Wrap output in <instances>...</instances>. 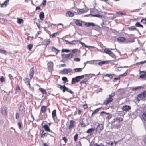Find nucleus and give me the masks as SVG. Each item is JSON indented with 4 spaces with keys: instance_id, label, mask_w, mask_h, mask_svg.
Returning <instances> with one entry per match:
<instances>
[{
    "instance_id": "bf43d9fd",
    "label": "nucleus",
    "mask_w": 146,
    "mask_h": 146,
    "mask_svg": "<svg viewBox=\"0 0 146 146\" xmlns=\"http://www.w3.org/2000/svg\"><path fill=\"white\" fill-rule=\"evenodd\" d=\"M112 57V58H116V56L115 55L113 52H111V53L109 54Z\"/></svg>"
},
{
    "instance_id": "f257e3e1",
    "label": "nucleus",
    "mask_w": 146,
    "mask_h": 146,
    "mask_svg": "<svg viewBox=\"0 0 146 146\" xmlns=\"http://www.w3.org/2000/svg\"><path fill=\"white\" fill-rule=\"evenodd\" d=\"M85 76H87L88 77L90 76L89 74H87L76 76L72 78L71 84H74L75 83L78 82L80 81V79L83 78Z\"/></svg>"
},
{
    "instance_id": "6ab92c4d",
    "label": "nucleus",
    "mask_w": 146,
    "mask_h": 146,
    "mask_svg": "<svg viewBox=\"0 0 146 146\" xmlns=\"http://www.w3.org/2000/svg\"><path fill=\"white\" fill-rule=\"evenodd\" d=\"M74 15V13L70 11H67L66 14V16L72 17Z\"/></svg>"
},
{
    "instance_id": "4c0bfd02",
    "label": "nucleus",
    "mask_w": 146,
    "mask_h": 146,
    "mask_svg": "<svg viewBox=\"0 0 146 146\" xmlns=\"http://www.w3.org/2000/svg\"><path fill=\"white\" fill-rule=\"evenodd\" d=\"M142 117L143 119L145 121H146V111L144 112L142 115Z\"/></svg>"
},
{
    "instance_id": "ddd939ff",
    "label": "nucleus",
    "mask_w": 146,
    "mask_h": 146,
    "mask_svg": "<svg viewBox=\"0 0 146 146\" xmlns=\"http://www.w3.org/2000/svg\"><path fill=\"white\" fill-rule=\"evenodd\" d=\"M33 67L30 69L29 76L31 79L34 74V71Z\"/></svg>"
},
{
    "instance_id": "72a5a7b5",
    "label": "nucleus",
    "mask_w": 146,
    "mask_h": 146,
    "mask_svg": "<svg viewBox=\"0 0 146 146\" xmlns=\"http://www.w3.org/2000/svg\"><path fill=\"white\" fill-rule=\"evenodd\" d=\"M0 53L4 54L5 55H7V51L5 50H2L1 49H0Z\"/></svg>"
},
{
    "instance_id": "9d476101",
    "label": "nucleus",
    "mask_w": 146,
    "mask_h": 146,
    "mask_svg": "<svg viewBox=\"0 0 146 146\" xmlns=\"http://www.w3.org/2000/svg\"><path fill=\"white\" fill-rule=\"evenodd\" d=\"M79 43L81 44L82 46H84L86 48H87L89 49L90 48H94V46H88L86 45L84 43L82 42H81L80 40H79Z\"/></svg>"
},
{
    "instance_id": "8fccbe9b",
    "label": "nucleus",
    "mask_w": 146,
    "mask_h": 146,
    "mask_svg": "<svg viewBox=\"0 0 146 146\" xmlns=\"http://www.w3.org/2000/svg\"><path fill=\"white\" fill-rule=\"evenodd\" d=\"M62 79L63 81H64L65 83L66 82H68V81L67 78L65 77H62Z\"/></svg>"
},
{
    "instance_id": "5fc2aeb1",
    "label": "nucleus",
    "mask_w": 146,
    "mask_h": 146,
    "mask_svg": "<svg viewBox=\"0 0 146 146\" xmlns=\"http://www.w3.org/2000/svg\"><path fill=\"white\" fill-rule=\"evenodd\" d=\"M5 80V78L3 76H1L0 78V81L3 83Z\"/></svg>"
},
{
    "instance_id": "79ce46f5",
    "label": "nucleus",
    "mask_w": 146,
    "mask_h": 146,
    "mask_svg": "<svg viewBox=\"0 0 146 146\" xmlns=\"http://www.w3.org/2000/svg\"><path fill=\"white\" fill-rule=\"evenodd\" d=\"M70 51V50L68 49H63L61 50V52L62 53L64 52L68 53V52H69Z\"/></svg>"
},
{
    "instance_id": "864d4df0",
    "label": "nucleus",
    "mask_w": 146,
    "mask_h": 146,
    "mask_svg": "<svg viewBox=\"0 0 146 146\" xmlns=\"http://www.w3.org/2000/svg\"><path fill=\"white\" fill-rule=\"evenodd\" d=\"M33 47V45L31 44H29L27 46V49L31 50Z\"/></svg>"
},
{
    "instance_id": "09e8293b",
    "label": "nucleus",
    "mask_w": 146,
    "mask_h": 146,
    "mask_svg": "<svg viewBox=\"0 0 146 146\" xmlns=\"http://www.w3.org/2000/svg\"><path fill=\"white\" fill-rule=\"evenodd\" d=\"M16 92H17L18 93L20 92V88L19 85H17L16 87Z\"/></svg>"
},
{
    "instance_id": "c03bdc74",
    "label": "nucleus",
    "mask_w": 146,
    "mask_h": 146,
    "mask_svg": "<svg viewBox=\"0 0 146 146\" xmlns=\"http://www.w3.org/2000/svg\"><path fill=\"white\" fill-rule=\"evenodd\" d=\"M39 90L42 93L44 94H46V92L45 89L42 88H40Z\"/></svg>"
},
{
    "instance_id": "ea45409f",
    "label": "nucleus",
    "mask_w": 146,
    "mask_h": 146,
    "mask_svg": "<svg viewBox=\"0 0 146 146\" xmlns=\"http://www.w3.org/2000/svg\"><path fill=\"white\" fill-rule=\"evenodd\" d=\"M82 68H76L74 69L73 70L76 72H81L82 70Z\"/></svg>"
},
{
    "instance_id": "7c9ffc66",
    "label": "nucleus",
    "mask_w": 146,
    "mask_h": 146,
    "mask_svg": "<svg viewBox=\"0 0 146 146\" xmlns=\"http://www.w3.org/2000/svg\"><path fill=\"white\" fill-rule=\"evenodd\" d=\"M101 109L102 108L101 107H100L95 110L92 113V115H93L95 114L96 113L98 112L99 111V110L100 109Z\"/></svg>"
},
{
    "instance_id": "338daca9",
    "label": "nucleus",
    "mask_w": 146,
    "mask_h": 146,
    "mask_svg": "<svg viewBox=\"0 0 146 146\" xmlns=\"http://www.w3.org/2000/svg\"><path fill=\"white\" fill-rule=\"evenodd\" d=\"M141 22L143 23H146V19H142L141 20Z\"/></svg>"
},
{
    "instance_id": "c9c22d12",
    "label": "nucleus",
    "mask_w": 146,
    "mask_h": 146,
    "mask_svg": "<svg viewBox=\"0 0 146 146\" xmlns=\"http://www.w3.org/2000/svg\"><path fill=\"white\" fill-rule=\"evenodd\" d=\"M135 25L137 27L143 28V25L141 24L139 22H137L135 24Z\"/></svg>"
},
{
    "instance_id": "a18cd8bd",
    "label": "nucleus",
    "mask_w": 146,
    "mask_h": 146,
    "mask_svg": "<svg viewBox=\"0 0 146 146\" xmlns=\"http://www.w3.org/2000/svg\"><path fill=\"white\" fill-rule=\"evenodd\" d=\"M88 83V81L87 80L84 81L82 80L80 82V84L82 85L83 84H86Z\"/></svg>"
},
{
    "instance_id": "1a4fd4ad",
    "label": "nucleus",
    "mask_w": 146,
    "mask_h": 146,
    "mask_svg": "<svg viewBox=\"0 0 146 146\" xmlns=\"http://www.w3.org/2000/svg\"><path fill=\"white\" fill-rule=\"evenodd\" d=\"M95 130V127H94L93 128H90L87 130L86 131V133H89L90 134V135H89V136H91L93 133V132Z\"/></svg>"
},
{
    "instance_id": "6e6d98bb",
    "label": "nucleus",
    "mask_w": 146,
    "mask_h": 146,
    "mask_svg": "<svg viewBox=\"0 0 146 146\" xmlns=\"http://www.w3.org/2000/svg\"><path fill=\"white\" fill-rule=\"evenodd\" d=\"M116 120L117 121H118V122L120 123V121H122L123 119L122 118L120 117H117L116 118Z\"/></svg>"
},
{
    "instance_id": "e2e57ef3",
    "label": "nucleus",
    "mask_w": 146,
    "mask_h": 146,
    "mask_svg": "<svg viewBox=\"0 0 146 146\" xmlns=\"http://www.w3.org/2000/svg\"><path fill=\"white\" fill-rule=\"evenodd\" d=\"M108 144H110L111 146H115L116 145V143H114L112 142H110H110Z\"/></svg>"
},
{
    "instance_id": "393cba45",
    "label": "nucleus",
    "mask_w": 146,
    "mask_h": 146,
    "mask_svg": "<svg viewBox=\"0 0 146 146\" xmlns=\"http://www.w3.org/2000/svg\"><path fill=\"white\" fill-rule=\"evenodd\" d=\"M52 52H54L56 55L58 54V51H59V50L56 48L54 47H52Z\"/></svg>"
},
{
    "instance_id": "4be33fe9",
    "label": "nucleus",
    "mask_w": 146,
    "mask_h": 146,
    "mask_svg": "<svg viewBox=\"0 0 146 146\" xmlns=\"http://www.w3.org/2000/svg\"><path fill=\"white\" fill-rule=\"evenodd\" d=\"M125 40V38L123 37H119L117 38V40L119 42H123Z\"/></svg>"
},
{
    "instance_id": "c85d7f7f",
    "label": "nucleus",
    "mask_w": 146,
    "mask_h": 146,
    "mask_svg": "<svg viewBox=\"0 0 146 146\" xmlns=\"http://www.w3.org/2000/svg\"><path fill=\"white\" fill-rule=\"evenodd\" d=\"M143 87L142 86H139L136 87H133L132 88V90L133 91H136V90H137L138 89H141L142 88H143Z\"/></svg>"
},
{
    "instance_id": "f3484780",
    "label": "nucleus",
    "mask_w": 146,
    "mask_h": 146,
    "mask_svg": "<svg viewBox=\"0 0 146 146\" xmlns=\"http://www.w3.org/2000/svg\"><path fill=\"white\" fill-rule=\"evenodd\" d=\"M43 127L44 128L45 130L46 131H48L49 132H51L52 133H52V131L50 129L49 126L45 124L44 125Z\"/></svg>"
},
{
    "instance_id": "9b49d317",
    "label": "nucleus",
    "mask_w": 146,
    "mask_h": 146,
    "mask_svg": "<svg viewBox=\"0 0 146 146\" xmlns=\"http://www.w3.org/2000/svg\"><path fill=\"white\" fill-rule=\"evenodd\" d=\"M131 109V107L128 105H125L123 106L122 110L123 111H126L129 110Z\"/></svg>"
},
{
    "instance_id": "774afa93",
    "label": "nucleus",
    "mask_w": 146,
    "mask_h": 146,
    "mask_svg": "<svg viewBox=\"0 0 146 146\" xmlns=\"http://www.w3.org/2000/svg\"><path fill=\"white\" fill-rule=\"evenodd\" d=\"M94 146H104L103 144H101L100 145H98L97 143H95L94 144Z\"/></svg>"
},
{
    "instance_id": "4468645a",
    "label": "nucleus",
    "mask_w": 146,
    "mask_h": 146,
    "mask_svg": "<svg viewBox=\"0 0 146 146\" xmlns=\"http://www.w3.org/2000/svg\"><path fill=\"white\" fill-rule=\"evenodd\" d=\"M74 121L73 120H71L70 121V123L68 127V128L70 130H71L73 127L74 126Z\"/></svg>"
},
{
    "instance_id": "052dcab7",
    "label": "nucleus",
    "mask_w": 146,
    "mask_h": 146,
    "mask_svg": "<svg viewBox=\"0 0 146 146\" xmlns=\"http://www.w3.org/2000/svg\"><path fill=\"white\" fill-rule=\"evenodd\" d=\"M78 134L77 133H76L75 135L74 136V138L75 141H77L78 137Z\"/></svg>"
},
{
    "instance_id": "603ef678",
    "label": "nucleus",
    "mask_w": 146,
    "mask_h": 146,
    "mask_svg": "<svg viewBox=\"0 0 146 146\" xmlns=\"http://www.w3.org/2000/svg\"><path fill=\"white\" fill-rule=\"evenodd\" d=\"M145 62H146V60H145L144 61H141L140 62H138L137 63H136V64L137 65H139L141 64H142L143 63H144Z\"/></svg>"
},
{
    "instance_id": "0eeeda50",
    "label": "nucleus",
    "mask_w": 146,
    "mask_h": 146,
    "mask_svg": "<svg viewBox=\"0 0 146 146\" xmlns=\"http://www.w3.org/2000/svg\"><path fill=\"white\" fill-rule=\"evenodd\" d=\"M47 65L49 71L50 72L53 70V63L52 62H50L48 63Z\"/></svg>"
},
{
    "instance_id": "c756f323",
    "label": "nucleus",
    "mask_w": 146,
    "mask_h": 146,
    "mask_svg": "<svg viewBox=\"0 0 146 146\" xmlns=\"http://www.w3.org/2000/svg\"><path fill=\"white\" fill-rule=\"evenodd\" d=\"M24 108L22 104H20L18 107V109L19 111H22L24 109Z\"/></svg>"
},
{
    "instance_id": "f03ea898",
    "label": "nucleus",
    "mask_w": 146,
    "mask_h": 146,
    "mask_svg": "<svg viewBox=\"0 0 146 146\" xmlns=\"http://www.w3.org/2000/svg\"><path fill=\"white\" fill-rule=\"evenodd\" d=\"M57 86V87H59V86H60L59 88L61 90H62L63 92H64L65 91H66L72 94H73L74 93L69 89L66 87L64 85L62 86L59 84H58Z\"/></svg>"
},
{
    "instance_id": "a878e982",
    "label": "nucleus",
    "mask_w": 146,
    "mask_h": 146,
    "mask_svg": "<svg viewBox=\"0 0 146 146\" xmlns=\"http://www.w3.org/2000/svg\"><path fill=\"white\" fill-rule=\"evenodd\" d=\"M128 29L130 31L132 30H136L137 32L139 33V31L135 27H134V26H131L128 27Z\"/></svg>"
},
{
    "instance_id": "5701e85b",
    "label": "nucleus",
    "mask_w": 146,
    "mask_h": 146,
    "mask_svg": "<svg viewBox=\"0 0 146 146\" xmlns=\"http://www.w3.org/2000/svg\"><path fill=\"white\" fill-rule=\"evenodd\" d=\"M47 107L45 106H41L40 111L41 112L44 113L46 110Z\"/></svg>"
},
{
    "instance_id": "a211bd4d",
    "label": "nucleus",
    "mask_w": 146,
    "mask_h": 146,
    "mask_svg": "<svg viewBox=\"0 0 146 146\" xmlns=\"http://www.w3.org/2000/svg\"><path fill=\"white\" fill-rule=\"evenodd\" d=\"M40 19L42 21L44 19V13L43 12H41L39 15Z\"/></svg>"
},
{
    "instance_id": "e433bc0d",
    "label": "nucleus",
    "mask_w": 146,
    "mask_h": 146,
    "mask_svg": "<svg viewBox=\"0 0 146 146\" xmlns=\"http://www.w3.org/2000/svg\"><path fill=\"white\" fill-rule=\"evenodd\" d=\"M23 21L22 19L19 18H17V22L18 23L21 24L23 23Z\"/></svg>"
},
{
    "instance_id": "bb28decb",
    "label": "nucleus",
    "mask_w": 146,
    "mask_h": 146,
    "mask_svg": "<svg viewBox=\"0 0 146 146\" xmlns=\"http://www.w3.org/2000/svg\"><path fill=\"white\" fill-rule=\"evenodd\" d=\"M104 52L105 53L109 55L111 53V51L108 48H105L104 50Z\"/></svg>"
},
{
    "instance_id": "f8f14e48",
    "label": "nucleus",
    "mask_w": 146,
    "mask_h": 146,
    "mask_svg": "<svg viewBox=\"0 0 146 146\" xmlns=\"http://www.w3.org/2000/svg\"><path fill=\"white\" fill-rule=\"evenodd\" d=\"M85 25L87 27H89L90 26H95L96 25L94 23L92 22H87L85 24Z\"/></svg>"
},
{
    "instance_id": "58836bf2",
    "label": "nucleus",
    "mask_w": 146,
    "mask_h": 146,
    "mask_svg": "<svg viewBox=\"0 0 146 146\" xmlns=\"http://www.w3.org/2000/svg\"><path fill=\"white\" fill-rule=\"evenodd\" d=\"M9 0H6L3 3L1 4V7H3V5H5V6H6L7 5V3L9 2Z\"/></svg>"
},
{
    "instance_id": "b1692460",
    "label": "nucleus",
    "mask_w": 146,
    "mask_h": 146,
    "mask_svg": "<svg viewBox=\"0 0 146 146\" xmlns=\"http://www.w3.org/2000/svg\"><path fill=\"white\" fill-rule=\"evenodd\" d=\"M108 63V62L107 61H103L100 62L98 63V64L100 66H102V65L106 64Z\"/></svg>"
},
{
    "instance_id": "20e7f679",
    "label": "nucleus",
    "mask_w": 146,
    "mask_h": 146,
    "mask_svg": "<svg viewBox=\"0 0 146 146\" xmlns=\"http://www.w3.org/2000/svg\"><path fill=\"white\" fill-rule=\"evenodd\" d=\"M146 93V92L144 91L142 93L139 94L137 97V100L139 101L141 100H145L146 98L145 97V94Z\"/></svg>"
},
{
    "instance_id": "39448f33",
    "label": "nucleus",
    "mask_w": 146,
    "mask_h": 146,
    "mask_svg": "<svg viewBox=\"0 0 146 146\" xmlns=\"http://www.w3.org/2000/svg\"><path fill=\"white\" fill-rule=\"evenodd\" d=\"M73 56V54L71 53L68 54H62L61 56L63 59L67 60V59H71Z\"/></svg>"
},
{
    "instance_id": "f704fd0d",
    "label": "nucleus",
    "mask_w": 146,
    "mask_h": 146,
    "mask_svg": "<svg viewBox=\"0 0 146 146\" xmlns=\"http://www.w3.org/2000/svg\"><path fill=\"white\" fill-rule=\"evenodd\" d=\"M91 15L93 17H95L98 18H101L103 16V15H100L99 14H95V15H92L91 14Z\"/></svg>"
},
{
    "instance_id": "412c9836",
    "label": "nucleus",
    "mask_w": 146,
    "mask_h": 146,
    "mask_svg": "<svg viewBox=\"0 0 146 146\" xmlns=\"http://www.w3.org/2000/svg\"><path fill=\"white\" fill-rule=\"evenodd\" d=\"M45 25L46 27H49L53 25V24L51 23L50 21L47 22L46 21L45 22Z\"/></svg>"
},
{
    "instance_id": "cd10ccee",
    "label": "nucleus",
    "mask_w": 146,
    "mask_h": 146,
    "mask_svg": "<svg viewBox=\"0 0 146 146\" xmlns=\"http://www.w3.org/2000/svg\"><path fill=\"white\" fill-rule=\"evenodd\" d=\"M75 24L78 26H82V24L81 22L80 21V20H76L75 21Z\"/></svg>"
},
{
    "instance_id": "69168bd1",
    "label": "nucleus",
    "mask_w": 146,
    "mask_h": 146,
    "mask_svg": "<svg viewBox=\"0 0 146 146\" xmlns=\"http://www.w3.org/2000/svg\"><path fill=\"white\" fill-rule=\"evenodd\" d=\"M80 60V59L79 58H74V60L75 61L79 62Z\"/></svg>"
},
{
    "instance_id": "37998d69",
    "label": "nucleus",
    "mask_w": 146,
    "mask_h": 146,
    "mask_svg": "<svg viewBox=\"0 0 146 146\" xmlns=\"http://www.w3.org/2000/svg\"><path fill=\"white\" fill-rule=\"evenodd\" d=\"M125 42L127 43L132 42H134V40L133 39H128L125 40Z\"/></svg>"
},
{
    "instance_id": "6e6552de",
    "label": "nucleus",
    "mask_w": 146,
    "mask_h": 146,
    "mask_svg": "<svg viewBox=\"0 0 146 146\" xmlns=\"http://www.w3.org/2000/svg\"><path fill=\"white\" fill-rule=\"evenodd\" d=\"M77 12L79 14L84 13L88 11V10L84 9H77Z\"/></svg>"
},
{
    "instance_id": "680f3d73",
    "label": "nucleus",
    "mask_w": 146,
    "mask_h": 146,
    "mask_svg": "<svg viewBox=\"0 0 146 146\" xmlns=\"http://www.w3.org/2000/svg\"><path fill=\"white\" fill-rule=\"evenodd\" d=\"M20 114L19 113H16L15 115V118L16 119H18L20 117Z\"/></svg>"
},
{
    "instance_id": "2eb2a0df",
    "label": "nucleus",
    "mask_w": 146,
    "mask_h": 146,
    "mask_svg": "<svg viewBox=\"0 0 146 146\" xmlns=\"http://www.w3.org/2000/svg\"><path fill=\"white\" fill-rule=\"evenodd\" d=\"M56 110H53L52 112V118L53 119V120H54V121H55V117L56 118H57V117H56Z\"/></svg>"
},
{
    "instance_id": "473e14b6",
    "label": "nucleus",
    "mask_w": 146,
    "mask_h": 146,
    "mask_svg": "<svg viewBox=\"0 0 146 146\" xmlns=\"http://www.w3.org/2000/svg\"><path fill=\"white\" fill-rule=\"evenodd\" d=\"M121 125V124H120V123H119L118 124H117L115 125L114 127L115 128L119 129L120 128Z\"/></svg>"
},
{
    "instance_id": "a19ab883",
    "label": "nucleus",
    "mask_w": 146,
    "mask_h": 146,
    "mask_svg": "<svg viewBox=\"0 0 146 146\" xmlns=\"http://www.w3.org/2000/svg\"><path fill=\"white\" fill-rule=\"evenodd\" d=\"M22 125V123L21 121H19L18 122V126L19 129H21V126Z\"/></svg>"
},
{
    "instance_id": "2f4dec72",
    "label": "nucleus",
    "mask_w": 146,
    "mask_h": 146,
    "mask_svg": "<svg viewBox=\"0 0 146 146\" xmlns=\"http://www.w3.org/2000/svg\"><path fill=\"white\" fill-rule=\"evenodd\" d=\"M79 124L81 126V127H85L86 126V125L85 123L82 120L80 121Z\"/></svg>"
},
{
    "instance_id": "4d7b16f0",
    "label": "nucleus",
    "mask_w": 146,
    "mask_h": 146,
    "mask_svg": "<svg viewBox=\"0 0 146 146\" xmlns=\"http://www.w3.org/2000/svg\"><path fill=\"white\" fill-rule=\"evenodd\" d=\"M79 42V40H74L71 41V42H72V44L73 45H75L77 44V42Z\"/></svg>"
},
{
    "instance_id": "13d9d810",
    "label": "nucleus",
    "mask_w": 146,
    "mask_h": 146,
    "mask_svg": "<svg viewBox=\"0 0 146 146\" xmlns=\"http://www.w3.org/2000/svg\"><path fill=\"white\" fill-rule=\"evenodd\" d=\"M1 113L3 115H5L7 114V112L5 110H2L1 111Z\"/></svg>"
},
{
    "instance_id": "0e129e2a",
    "label": "nucleus",
    "mask_w": 146,
    "mask_h": 146,
    "mask_svg": "<svg viewBox=\"0 0 146 146\" xmlns=\"http://www.w3.org/2000/svg\"><path fill=\"white\" fill-rule=\"evenodd\" d=\"M120 79V76H119L117 78H114L113 82H115Z\"/></svg>"
},
{
    "instance_id": "dca6fc26",
    "label": "nucleus",
    "mask_w": 146,
    "mask_h": 146,
    "mask_svg": "<svg viewBox=\"0 0 146 146\" xmlns=\"http://www.w3.org/2000/svg\"><path fill=\"white\" fill-rule=\"evenodd\" d=\"M24 81L25 83H27L26 84L29 88H30V85L29 81V79L28 78H25L24 79Z\"/></svg>"
},
{
    "instance_id": "49530a36",
    "label": "nucleus",
    "mask_w": 146,
    "mask_h": 146,
    "mask_svg": "<svg viewBox=\"0 0 146 146\" xmlns=\"http://www.w3.org/2000/svg\"><path fill=\"white\" fill-rule=\"evenodd\" d=\"M104 76H107V77H109L110 79L112 78L113 77L112 76V75H111V74H105L104 75Z\"/></svg>"
},
{
    "instance_id": "de8ad7c7",
    "label": "nucleus",
    "mask_w": 146,
    "mask_h": 146,
    "mask_svg": "<svg viewBox=\"0 0 146 146\" xmlns=\"http://www.w3.org/2000/svg\"><path fill=\"white\" fill-rule=\"evenodd\" d=\"M146 76V72H145V74H141L139 76L140 78H144Z\"/></svg>"
},
{
    "instance_id": "7ed1b4c3",
    "label": "nucleus",
    "mask_w": 146,
    "mask_h": 146,
    "mask_svg": "<svg viewBox=\"0 0 146 146\" xmlns=\"http://www.w3.org/2000/svg\"><path fill=\"white\" fill-rule=\"evenodd\" d=\"M96 124H98L96 128H95V132L94 134H96L98 133H100V132L103 129V125L101 124H99L97 122L95 123V125Z\"/></svg>"
},
{
    "instance_id": "3c124183",
    "label": "nucleus",
    "mask_w": 146,
    "mask_h": 146,
    "mask_svg": "<svg viewBox=\"0 0 146 146\" xmlns=\"http://www.w3.org/2000/svg\"><path fill=\"white\" fill-rule=\"evenodd\" d=\"M111 102L108 99H107L106 100L104 101V103L105 105H107L110 102Z\"/></svg>"
},
{
    "instance_id": "aec40b11",
    "label": "nucleus",
    "mask_w": 146,
    "mask_h": 146,
    "mask_svg": "<svg viewBox=\"0 0 146 146\" xmlns=\"http://www.w3.org/2000/svg\"><path fill=\"white\" fill-rule=\"evenodd\" d=\"M59 35V33L58 32H56L53 33L52 34H50L49 36L50 38H52L54 37H56L57 35Z\"/></svg>"
},
{
    "instance_id": "423d86ee",
    "label": "nucleus",
    "mask_w": 146,
    "mask_h": 146,
    "mask_svg": "<svg viewBox=\"0 0 146 146\" xmlns=\"http://www.w3.org/2000/svg\"><path fill=\"white\" fill-rule=\"evenodd\" d=\"M72 70L70 68H65L60 71V73L62 74H67L70 72H72Z\"/></svg>"
}]
</instances>
